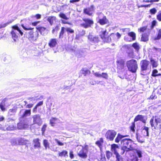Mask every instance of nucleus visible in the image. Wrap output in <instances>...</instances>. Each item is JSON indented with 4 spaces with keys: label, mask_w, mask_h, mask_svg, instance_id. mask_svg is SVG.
Here are the masks:
<instances>
[{
    "label": "nucleus",
    "mask_w": 161,
    "mask_h": 161,
    "mask_svg": "<svg viewBox=\"0 0 161 161\" xmlns=\"http://www.w3.org/2000/svg\"><path fill=\"white\" fill-rule=\"evenodd\" d=\"M33 106V104H27L25 107L28 108H31Z\"/></svg>",
    "instance_id": "obj_61"
},
{
    "label": "nucleus",
    "mask_w": 161,
    "mask_h": 161,
    "mask_svg": "<svg viewBox=\"0 0 161 161\" xmlns=\"http://www.w3.org/2000/svg\"><path fill=\"white\" fill-rule=\"evenodd\" d=\"M17 141L19 145H24L26 143V141L23 138H17Z\"/></svg>",
    "instance_id": "obj_26"
},
{
    "label": "nucleus",
    "mask_w": 161,
    "mask_h": 161,
    "mask_svg": "<svg viewBox=\"0 0 161 161\" xmlns=\"http://www.w3.org/2000/svg\"><path fill=\"white\" fill-rule=\"evenodd\" d=\"M57 120V119L56 118H52L50 120V123L52 126L53 125V124H55V122Z\"/></svg>",
    "instance_id": "obj_46"
},
{
    "label": "nucleus",
    "mask_w": 161,
    "mask_h": 161,
    "mask_svg": "<svg viewBox=\"0 0 161 161\" xmlns=\"http://www.w3.org/2000/svg\"><path fill=\"white\" fill-rule=\"evenodd\" d=\"M128 136L127 135H122L120 134H118L117 137L116 138L115 140V142L116 143H118L119 142L120 140H122V139L124 137Z\"/></svg>",
    "instance_id": "obj_24"
},
{
    "label": "nucleus",
    "mask_w": 161,
    "mask_h": 161,
    "mask_svg": "<svg viewBox=\"0 0 161 161\" xmlns=\"http://www.w3.org/2000/svg\"><path fill=\"white\" fill-rule=\"evenodd\" d=\"M11 143L13 145H18V142L17 139H13L11 142Z\"/></svg>",
    "instance_id": "obj_47"
},
{
    "label": "nucleus",
    "mask_w": 161,
    "mask_h": 161,
    "mask_svg": "<svg viewBox=\"0 0 161 161\" xmlns=\"http://www.w3.org/2000/svg\"><path fill=\"white\" fill-rule=\"evenodd\" d=\"M38 107L36 105L35 107L33 109L32 111L33 113H36L37 112V108Z\"/></svg>",
    "instance_id": "obj_60"
},
{
    "label": "nucleus",
    "mask_w": 161,
    "mask_h": 161,
    "mask_svg": "<svg viewBox=\"0 0 161 161\" xmlns=\"http://www.w3.org/2000/svg\"><path fill=\"white\" fill-rule=\"evenodd\" d=\"M81 73L84 75L85 76L86 75L88 74H90V72L88 69H85L84 68H82L80 71Z\"/></svg>",
    "instance_id": "obj_37"
},
{
    "label": "nucleus",
    "mask_w": 161,
    "mask_h": 161,
    "mask_svg": "<svg viewBox=\"0 0 161 161\" xmlns=\"http://www.w3.org/2000/svg\"><path fill=\"white\" fill-rule=\"evenodd\" d=\"M150 61L153 68H156L158 66V64L157 61H155L153 58H151L150 59Z\"/></svg>",
    "instance_id": "obj_27"
},
{
    "label": "nucleus",
    "mask_w": 161,
    "mask_h": 161,
    "mask_svg": "<svg viewBox=\"0 0 161 161\" xmlns=\"http://www.w3.org/2000/svg\"><path fill=\"white\" fill-rule=\"evenodd\" d=\"M65 29L68 32H69L70 33H72L74 32V30L70 28H65Z\"/></svg>",
    "instance_id": "obj_57"
},
{
    "label": "nucleus",
    "mask_w": 161,
    "mask_h": 161,
    "mask_svg": "<svg viewBox=\"0 0 161 161\" xmlns=\"http://www.w3.org/2000/svg\"><path fill=\"white\" fill-rule=\"evenodd\" d=\"M16 111V109L15 108L10 109L9 110L8 115V116H12L14 114Z\"/></svg>",
    "instance_id": "obj_31"
},
{
    "label": "nucleus",
    "mask_w": 161,
    "mask_h": 161,
    "mask_svg": "<svg viewBox=\"0 0 161 161\" xmlns=\"http://www.w3.org/2000/svg\"><path fill=\"white\" fill-rule=\"evenodd\" d=\"M158 71L156 69H154L153 70L151 75L153 77L157 76V74H158Z\"/></svg>",
    "instance_id": "obj_45"
},
{
    "label": "nucleus",
    "mask_w": 161,
    "mask_h": 161,
    "mask_svg": "<svg viewBox=\"0 0 161 161\" xmlns=\"http://www.w3.org/2000/svg\"><path fill=\"white\" fill-rule=\"evenodd\" d=\"M55 140L56 142L59 145L63 146L64 145V144L63 143H62V142H61L60 141L58 140V139H56Z\"/></svg>",
    "instance_id": "obj_59"
},
{
    "label": "nucleus",
    "mask_w": 161,
    "mask_h": 161,
    "mask_svg": "<svg viewBox=\"0 0 161 161\" xmlns=\"http://www.w3.org/2000/svg\"><path fill=\"white\" fill-rule=\"evenodd\" d=\"M87 153V152L86 151L82 149L79 152L78 155L81 158H86L87 157V155L86 154Z\"/></svg>",
    "instance_id": "obj_18"
},
{
    "label": "nucleus",
    "mask_w": 161,
    "mask_h": 161,
    "mask_svg": "<svg viewBox=\"0 0 161 161\" xmlns=\"http://www.w3.org/2000/svg\"><path fill=\"white\" fill-rule=\"evenodd\" d=\"M13 21V20H9L7 23L3 24L1 25H0V29L5 27L8 25L12 23Z\"/></svg>",
    "instance_id": "obj_33"
},
{
    "label": "nucleus",
    "mask_w": 161,
    "mask_h": 161,
    "mask_svg": "<svg viewBox=\"0 0 161 161\" xmlns=\"http://www.w3.org/2000/svg\"><path fill=\"white\" fill-rule=\"evenodd\" d=\"M136 153L137 156L139 158H141L142 157V152L139 150H136Z\"/></svg>",
    "instance_id": "obj_55"
},
{
    "label": "nucleus",
    "mask_w": 161,
    "mask_h": 161,
    "mask_svg": "<svg viewBox=\"0 0 161 161\" xmlns=\"http://www.w3.org/2000/svg\"><path fill=\"white\" fill-rule=\"evenodd\" d=\"M136 139L139 142L142 143L144 142V140L142 137L138 135L137 134H136Z\"/></svg>",
    "instance_id": "obj_41"
},
{
    "label": "nucleus",
    "mask_w": 161,
    "mask_h": 161,
    "mask_svg": "<svg viewBox=\"0 0 161 161\" xmlns=\"http://www.w3.org/2000/svg\"><path fill=\"white\" fill-rule=\"evenodd\" d=\"M31 114V109H22L20 112V115L21 118H25Z\"/></svg>",
    "instance_id": "obj_12"
},
{
    "label": "nucleus",
    "mask_w": 161,
    "mask_h": 161,
    "mask_svg": "<svg viewBox=\"0 0 161 161\" xmlns=\"http://www.w3.org/2000/svg\"><path fill=\"white\" fill-rule=\"evenodd\" d=\"M74 52H75V54L76 56H78V57H81V56L80 55V53H82V51H81V50L77 49L76 51L75 50Z\"/></svg>",
    "instance_id": "obj_42"
},
{
    "label": "nucleus",
    "mask_w": 161,
    "mask_h": 161,
    "mask_svg": "<svg viewBox=\"0 0 161 161\" xmlns=\"http://www.w3.org/2000/svg\"><path fill=\"white\" fill-rule=\"evenodd\" d=\"M128 35L132 38L133 40H135L136 39V35L135 33L131 32L128 33Z\"/></svg>",
    "instance_id": "obj_40"
},
{
    "label": "nucleus",
    "mask_w": 161,
    "mask_h": 161,
    "mask_svg": "<svg viewBox=\"0 0 161 161\" xmlns=\"http://www.w3.org/2000/svg\"><path fill=\"white\" fill-rule=\"evenodd\" d=\"M98 15V22L101 25H104L107 23L108 22V20L107 19L106 16L101 12H99L97 13Z\"/></svg>",
    "instance_id": "obj_7"
},
{
    "label": "nucleus",
    "mask_w": 161,
    "mask_h": 161,
    "mask_svg": "<svg viewBox=\"0 0 161 161\" xmlns=\"http://www.w3.org/2000/svg\"><path fill=\"white\" fill-rule=\"evenodd\" d=\"M36 29L40 32L42 35H45V31L46 28L43 27H36Z\"/></svg>",
    "instance_id": "obj_25"
},
{
    "label": "nucleus",
    "mask_w": 161,
    "mask_h": 161,
    "mask_svg": "<svg viewBox=\"0 0 161 161\" xmlns=\"http://www.w3.org/2000/svg\"><path fill=\"white\" fill-rule=\"evenodd\" d=\"M34 17L36 18V19H39L41 18V15L40 14H37L35 15Z\"/></svg>",
    "instance_id": "obj_62"
},
{
    "label": "nucleus",
    "mask_w": 161,
    "mask_h": 161,
    "mask_svg": "<svg viewBox=\"0 0 161 161\" xmlns=\"http://www.w3.org/2000/svg\"><path fill=\"white\" fill-rule=\"evenodd\" d=\"M132 141L130 139H123L121 140V144L123 146L121 148V150L123 152L122 153L123 154L125 152H127L133 149L132 147L133 144Z\"/></svg>",
    "instance_id": "obj_1"
},
{
    "label": "nucleus",
    "mask_w": 161,
    "mask_h": 161,
    "mask_svg": "<svg viewBox=\"0 0 161 161\" xmlns=\"http://www.w3.org/2000/svg\"><path fill=\"white\" fill-rule=\"evenodd\" d=\"M157 12V10L155 8H153L150 10V12L152 14H155Z\"/></svg>",
    "instance_id": "obj_54"
},
{
    "label": "nucleus",
    "mask_w": 161,
    "mask_h": 161,
    "mask_svg": "<svg viewBox=\"0 0 161 161\" xmlns=\"http://www.w3.org/2000/svg\"><path fill=\"white\" fill-rule=\"evenodd\" d=\"M125 48L128 49V50L126 51L127 53H128L129 56L130 55L132 54L133 51L132 48V47L130 45H126L125 47Z\"/></svg>",
    "instance_id": "obj_28"
},
{
    "label": "nucleus",
    "mask_w": 161,
    "mask_h": 161,
    "mask_svg": "<svg viewBox=\"0 0 161 161\" xmlns=\"http://www.w3.org/2000/svg\"><path fill=\"white\" fill-rule=\"evenodd\" d=\"M148 40V36L147 34L144 33L142 34L141 40L143 42H146Z\"/></svg>",
    "instance_id": "obj_30"
},
{
    "label": "nucleus",
    "mask_w": 161,
    "mask_h": 161,
    "mask_svg": "<svg viewBox=\"0 0 161 161\" xmlns=\"http://www.w3.org/2000/svg\"><path fill=\"white\" fill-rule=\"evenodd\" d=\"M95 9V8L94 5H92L90 7L84 8L83 12L84 14L91 16L94 12Z\"/></svg>",
    "instance_id": "obj_11"
},
{
    "label": "nucleus",
    "mask_w": 161,
    "mask_h": 161,
    "mask_svg": "<svg viewBox=\"0 0 161 161\" xmlns=\"http://www.w3.org/2000/svg\"><path fill=\"white\" fill-rule=\"evenodd\" d=\"M135 127V122H133L132 123V125L130 127V129L133 132H134L135 131L134 128Z\"/></svg>",
    "instance_id": "obj_52"
},
{
    "label": "nucleus",
    "mask_w": 161,
    "mask_h": 161,
    "mask_svg": "<svg viewBox=\"0 0 161 161\" xmlns=\"http://www.w3.org/2000/svg\"><path fill=\"white\" fill-rule=\"evenodd\" d=\"M66 30L65 28L64 27H62L61 31L59 33V38H62L63 37V35L64 32V31Z\"/></svg>",
    "instance_id": "obj_36"
},
{
    "label": "nucleus",
    "mask_w": 161,
    "mask_h": 161,
    "mask_svg": "<svg viewBox=\"0 0 161 161\" xmlns=\"http://www.w3.org/2000/svg\"><path fill=\"white\" fill-rule=\"evenodd\" d=\"M38 35V32L37 31L35 32L31 31L28 35V39L31 42H32L37 39Z\"/></svg>",
    "instance_id": "obj_9"
},
{
    "label": "nucleus",
    "mask_w": 161,
    "mask_h": 161,
    "mask_svg": "<svg viewBox=\"0 0 161 161\" xmlns=\"http://www.w3.org/2000/svg\"><path fill=\"white\" fill-rule=\"evenodd\" d=\"M126 65L128 70L133 73H136L138 68L137 61L133 59L128 61L126 62Z\"/></svg>",
    "instance_id": "obj_2"
},
{
    "label": "nucleus",
    "mask_w": 161,
    "mask_h": 161,
    "mask_svg": "<svg viewBox=\"0 0 161 161\" xmlns=\"http://www.w3.org/2000/svg\"><path fill=\"white\" fill-rule=\"evenodd\" d=\"M88 38L90 42L95 43H97L99 41L98 37L94 36L91 35L88 36Z\"/></svg>",
    "instance_id": "obj_13"
},
{
    "label": "nucleus",
    "mask_w": 161,
    "mask_h": 161,
    "mask_svg": "<svg viewBox=\"0 0 161 161\" xmlns=\"http://www.w3.org/2000/svg\"><path fill=\"white\" fill-rule=\"evenodd\" d=\"M43 145L45 147V149L46 150L47 148H50L49 143L47 140L45 139L43 140Z\"/></svg>",
    "instance_id": "obj_32"
},
{
    "label": "nucleus",
    "mask_w": 161,
    "mask_h": 161,
    "mask_svg": "<svg viewBox=\"0 0 161 161\" xmlns=\"http://www.w3.org/2000/svg\"><path fill=\"white\" fill-rule=\"evenodd\" d=\"M99 35L101 38L103 40L108 36V32L106 30L102 29L101 31L100 32Z\"/></svg>",
    "instance_id": "obj_19"
},
{
    "label": "nucleus",
    "mask_w": 161,
    "mask_h": 161,
    "mask_svg": "<svg viewBox=\"0 0 161 161\" xmlns=\"http://www.w3.org/2000/svg\"><path fill=\"white\" fill-rule=\"evenodd\" d=\"M12 30L11 32L12 38L14 42L16 41V39L18 37V35L19 33L21 36H22L23 33L17 25H15L12 26Z\"/></svg>",
    "instance_id": "obj_4"
},
{
    "label": "nucleus",
    "mask_w": 161,
    "mask_h": 161,
    "mask_svg": "<svg viewBox=\"0 0 161 161\" xmlns=\"http://www.w3.org/2000/svg\"><path fill=\"white\" fill-rule=\"evenodd\" d=\"M94 75L95 76L97 77H101V74L99 73L98 72H97L94 73Z\"/></svg>",
    "instance_id": "obj_63"
},
{
    "label": "nucleus",
    "mask_w": 161,
    "mask_h": 161,
    "mask_svg": "<svg viewBox=\"0 0 161 161\" xmlns=\"http://www.w3.org/2000/svg\"><path fill=\"white\" fill-rule=\"evenodd\" d=\"M84 22L80 24V26L85 28H87L91 27L93 25L94 22L92 19L88 18H84L83 19Z\"/></svg>",
    "instance_id": "obj_6"
},
{
    "label": "nucleus",
    "mask_w": 161,
    "mask_h": 161,
    "mask_svg": "<svg viewBox=\"0 0 161 161\" xmlns=\"http://www.w3.org/2000/svg\"><path fill=\"white\" fill-rule=\"evenodd\" d=\"M138 121H141L144 123H146V120L144 119V116L142 115L139 114L135 117L134 119V122H136Z\"/></svg>",
    "instance_id": "obj_15"
},
{
    "label": "nucleus",
    "mask_w": 161,
    "mask_h": 161,
    "mask_svg": "<svg viewBox=\"0 0 161 161\" xmlns=\"http://www.w3.org/2000/svg\"><path fill=\"white\" fill-rule=\"evenodd\" d=\"M47 125H44L42 128V133H44V132H45V130H46V128H47Z\"/></svg>",
    "instance_id": "obj_58"
},
{
    "label": "nucleus",
    "mask_w": 161,
    "mask_h": 161,
    "mask_svg": "<svg viewBox=\"0 0 161 161\" xmlns=\"http://www.w3.org/2000/svg\"><path fill=\"white\" fill-rule=\"evenodd\" d=\"M68 152L67 151H65V150H63V151L59 153V156L62 157V156H64L65 157L66 155L67 156H68Z\"/></svg>",
    "instance_id": "obj_38"
},
{
    "label": "nucleus",
    "mask_w": 161,
    "mask_h": 161,
    "mask_svg": "<svg viewBox=\"0 0 161 161\" xmlns=\"http://www.w3.org/2000/svg\"><path fill=\"white\" fill-rule=\"evenodd\" d=\"M156 23H157V22L156 20H153L152 21V25H151V27L152 28L154 27V26L156 25Z\"/></svg>",
    "instance_id": "obj_64"
},
{
    "label": "nucleus",
    "mask_w": 161,
    "mask_h": 161,
    "mask_svg": "<svg viewBox=\"0 0 161 161\" xmlns=\"http://www.w3.org/2000/svg\"><path fill=\"white\" fill-rule=\"evenodd\" d=\"M103 140L102 138H100L99 140L95 142L96 144L99 147L101 151L102 150L103 147Z\"/></svg>",
    "instance_id": "obj_21"
},
{
    "label": "nucleus",
    "mask_w": 161,
    "mask_h": 161,
    "mask_svg": "<svg viewBox=\"0 0 161 161\" xmlns=\"http://www.w3.org/2000/svg\"><path fill=\"white\" fill-rule=\"evenodd\" d=\"M33 141L35 148H40L41 147V144L39 142V139L38 138L34 139Z\"/></svg>",
    "instance_id": "obj_23"
},
{
    "label": "nucleus",
    "mask_w": 161,
    "mask_h": 161,
    "mask_svg": "<svg viewBox=\"0 0 161 161\" xmlns=\"http://www.w3.org/2000/svg\"><path fill=\"white\" fill-rule=\"evenodd\" d=\"M103 40L105 42H109L111 41V39L108 35L106 37H105Z\"/></svg>",
    "instance_id": "obj_43"
},
{
    "label": "nucleus",
    "mask_w": 161,
    "mask_h": 161,
    "mask_svg": "<svg viewBox=\"0 0 161 161\" xmlns=\"http://www.w3.org/2000/svg\"><path fill=\"white\" fill-rule=\"evenodd\" d=\"M132 46L135 49V50L137 51H138L140 47L139 46V45L138 44V43H134L132 44Z\"/></svg>",
    "instance_id": "obj_39"
},
{
    "label": "nucleus",
    "mask_w": 161,
    "mask_h": 161,
    "mask_svg": "<svg viewBox=\"0 0 161 161\" xmlns=\"http://www.w3.org/2000/svg\"><path fill=\"white\" fill-rule=\"evenodd\" d=\"M149 62L146 60H142L141 61L140 63V74L141 75H144L148 74L147 71L149 70Z\"/></svg>",
    "instance_id": "obj_3"
},
{
    "label": "nucleus",
    "mask_w": 161,
    "mask_h": 161,
    "mask_svg": "<svg viewBox=\"0 0 161 161\" xmlns=\"http://www.w3.org/2000/svg\"><path fill=\"white\" fill-rule=\"evenodd\" d=\"M123 74L121 75H119L118 76L121 79H123L126 75V72L124 71L123 72Z\"/></svg>",
    "instance_id": "obj_53"
},
{
    "label": "nucleus",
    "mask_w": 161,
    "mask_h": 161,
    "mask_svg": "<svg viewBox=\"0 0 161 161\" xmlns=\"http://www.w3.org/2000/svg\"><path fill=\"white\" fill-rule=\"evenodd\" d=\"M155 122L154 123V117H153L150 120V123L151 127L154 129H161V119L158 117H155Z\"/></svg>",
    "instance_id": "obj_5"
},
{
    "label": "nucleus",
    "mask_w": 161,
    "mask_h": 161,
    "mask_svg": "<svg viewBox=\"0 0 161 161\" xmlns=\"http://www.w3.org/2000/svg\"><path fill=\"white\" fill-rule=\"evenodd\" d=\"M148 130V127L144 126L142 131V134L144 136H149Z\"/></svg>",
    "instance_id": "obj_20"
},
{
    "label": "nucleus",
    "mask_w": 161,
    "mask_h": 161,
    "mask_svg": "<svg viewBox=\"0 0 161 161\" xmlns=\"http://www.w3.org/2000/svg\"><path fill=\"white\" fill-rule=\"evenodd\" d=\"M117 68L119 69H122L124 67V61L123 60L120 59L117 61Z\"/></svg>",
    "instance_id": "obj_16"
},
{
    "label": "nucleus",
    "mask_w": 161,
    "mask_h": 161,
    "mask_svg": "<svg viewBox=\"0 0 161 161\" xmlns=\"http://www.w3.org/2000/svg\"><path fill=\"white\" fill-rule=\"evenodd\" d=\"M32 118L34 124H37L39 125L42 124V120L41 118V115L39 114H36L33 115Z\"/></svg>",
    "instance_id": "obj_10"
},
{
    "label": "nucleus",
    "mask_w": 161,
    "mask_h": 161,
    "mask_svg": "<svg viewBox=\"0 0 161 161\" xmlns=\"http://www.w3.org/2000/svg\"><path fill=\"white\" fill-rule=\"evenodd\" d=\"M59 16L60 17L66 20H68L69 19V18L67 17L66 15L63 13H60L59 14Z\"/></svg>",
    "instance_id": "obj_44"
},
{
    "label": "nucleus",
    "mask_w": 161,
    "mask_h": 161,
    "mask_svg": "<svg viewBox=\"0 0 161 161\" xmlns=\"http://www.w3.org/2000/svg\"><path fill=\"white\" fill-rule=\"evenodd\" d=\"M101 77L105 79H107L108 78V75L107 73H103L101 74Z\"/></svg>",
    "instance_id": "obj_51"
},
{
    "label": "nucleus",
    "mask_w": 161,
    "mask_h": 161,
    "mask_svg": "<svg viewBox=\"0 0 161 161\" xmlns=\"http://www.w3.org/2000/svg\"><path fill=\"white\" fill-rule=\"evenodd\" d=\"M5 128L8 130H11L14 129V126L13 125H8L7 124L5 125Z\"/></svg>",
    "instance_id": "obj_34"
},
{
    "label": "nucleus",
    "mask_w": 161,
    "mask_h": 161,
    "mask_svg": "<svg viewBox=\"0 0 161 161\" xmlns=\"http://www.w3.org/2000/svg\"><path fill=\"white\" fill-rule=\"evenodd\" d=\"M115 155L116 159V161H124L123 158L119 153Z\"/></svg>",
    "instance_id": "obj_35"
},
{
    "label": "nucleus",
    "mask_w": 161,
    "mask_h": 161,
    "mask_svg": "<svg viewBox=\"0 0 161 161\" xmlns=\"http://www.w3.org/2000/svg\"><path fill=\"white\" fill-rule=\"evenodd\" d=\"M56 19L55 17L54 16H49L47 19V20L49 22L50 24L52 25L54 21Z\"/></svg>",
    "instance_id": "obj_29"
},
{
    "label": "nucleus",
    "mask_w": 161,
    "mask_h": 161,
    "mask_svg": "<svg viewBox=\"0 0 161 161\" xmlns=\"http://www.w3.org/2000/svg\"><path fill=\"white\" fill-rule=\"evenodd\" d=\"M117 132L115 130H109L106 133L105 137L107 139L112 141L113 140Z\"/></svg>",
    "instance_id": "obj_8"
},
{
    "label": "nucleus",
    "mask_w": 161,
    "mask_h": 161,
    "mask_svg": "<svg viewBox=\"0 0 161 161\" xmlns=\"http://www.w3.org/2000/svg\"><path fill=\"white\" fill-rule=\"evenodd\" d=\"M57 44V40L55 38L51 39L48 43V46L51 47H55Z\"/></svg>",
    "instance_id": "obj_17"
},
{
    "label": "nucleus",
    "mask_w": 161,
    "mask_h": 161,
    "mask_svg": "<svg viewBox=\"0 0 161 161\" xmlns=\"http://www.w3.org/2000/svg\"><path fill=\"white\" fill-rule=\"evenodd\" d=\"M138 159L137 157L133 156L131 159H129V161H138Z\"/></svg>",
    "instance_id": "obj_50"
},
{
    "label": "nucleus",
    "mask_w": 161,
    "mask_h": 161,
    "mask_svg": "<svg viewBox=\"0 0 161 161\" xmlns=\"http://www.w3.org/2000/svg\"><path fill=\"white\" fill-rule=\"evenodd\" d=\"M157 19L159 21H161V11L159 12L157 16Z\"/></svg>",
    "instance_id": "obj_56"
},
{
    "label": "nucleus",
    "mask_w": 161,
    "mask_h": 161,
    "mask_svg": "<svg viewBox=\"0 0 161 161\" xmlns=\"http://www.w3.org/2000/svg\"><path fill=\"white\" fill-rule=\"evenodd\" d=\"M161 38V30H159L157 37L155 38L156 40H159Z\"/></svg>",
    "instance_id": "obj_49"
},
{
    "label": "nucleus",
    "mask_w": 161,
    "mask_h": 161,
    "mask_svg": "<svg viewBox=\"0 0 161 161\" xmlns=\"http://www.w3.org/2000/svg\"><path fill=\"white\" fill-rule=\"evenodd\" d=\"M28 126L27 124L26 123L24 122L21 121L20 122L17 124V127L19 129H25Z\"/></svg>",
    "instance_id": "obj_14"
},
{
    "label": "nucleus",
    "mask_w": 161,
    "mask_h": 161,
    "mask_svg": "<svg viewBox=\"0 0 161 161\" xmlns=\"http://www.w3.org/2000/svg\"><path fill=\"white\" fill-rule=\"evenodd\" d=\"M112 153L109 151H107L106 152V156L108 159H109L112 156Z\"/></svg>",
    "instance_id": "obj_48"
},
{
    "label": "nucleus",
    "mask_w": 161,
    "mask_h": 161,
    "mask_svg": "<svg viewBox=\"0 0 161 161\" xmlns=\"http://www.w3.org/2000/svg\"><path fill=\"white\" fill-rule=\"evenodd\" d=\"M118 149L119 147L117 145L114 144L111 145L112 151L114 154L118 153L117 152V150Z\"/></svg>",
    "instance_id": "obj_22"
}]
</instances>
